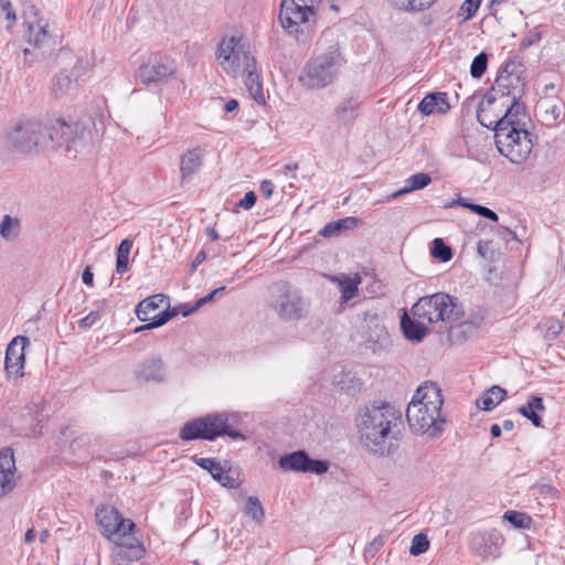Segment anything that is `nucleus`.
Instances as JSON below:
<instances>
[{
  "label": "nucleus",
  "instance_id": "obj_1",
  "mask_svg": "<svg viewBox=\"0 0 565 565\" xmlns=\"http://www.w3.org/2000/svg\"><path fill=\"white\" fill-rule=\"evenodd\" d=\"M8 141L20 153L38 154L51 147L68 158H76L90 149L93 130L82 121L68 124L57 119L49 124L35 117H23L13 125Z\"/></svg>",
  "mask_w": 565,
  "mask_h": 565
},
{
  "label": "nucleus",
  "instance_id": "obj_2",
  "mask_svg": "<svg viewBox=\"0 0 565 565\" xmlns=\"http://www.w3.org/2000/svg\"><path fill=\"white\" fill-rule=\"evenodd\" d=\"M463 317V309L456 298L437 292L419 298L412 307L411 315L404 312L401 327L407 340L419 342L429 332L427 326L443 322L451 324Z\"/></svg>",
  "mask_w": 565,
  "mask_h": 565
},
{
  "label": "nucleus",
  "instance_id": "obj_3",
  "mask_svg": "<svg viewBox=\"0 0 565 565\" xmlns=\"http://www.w3.org/2000/svg\"><path fill=\"white\" fill-rule=\"evenodd\" d=\"M356 422L360 440L370 452L384 457L395 451L402 416L394 407L386 403L365 406Z\"/></svg>",
  "mask_w": 565,
  "mask_h": 565
},
{
  "label": "nucleus",
  "instance_id": "obj_4",
  "mask_svg": "<svg viewBox=\"0 0 565 565\" xmlns=\"http://www.w3.org/2000/svg\"><path fill=\"white\" fill-rule=\"evenodd\" d=\"M444 397L434 382L423 383L413 395L406 409L411 430L435 439L445 431L446 417L443 414Z\"/></svg>",
  "mask_w": 565,
  "mask_h": 565
},
{
  "label": "nucleus",
  "instance_id": "obj_5",
  "mask_svg": "<svg viewBox=\"0 0 565 565\" xmlns=\"http://www.w3.org/2000/svg\"><path fill=\"white\" fill-rule=\"evenodd\" d=\"M344 65L345 58L340 45L333 42L306 62L298 81L307 89H323L338 81Z\"/></svg>",
  "mask_w": 565,
  "mask_h": 565
},
{
  "label": "nucleus",
  "instance_id": "obj_6",
  "mask_svg": "<svg viewBox=\"0 0 565 565\" xmlns=\"http://www.w3.org/2000/svg\"><path fill=\"white\" fill-rule=\"evenodd\" d=\"M96 518L106 539L114 537L117 545L131 550L137 558L143 554L145 550L135 534L136 524L129 519H124L117 509L103 507L97 510Z\"/></svg>",
  "mask_w": 565,
  "mask_h": 565
},
{
  "label": "nucleus",
  "instance_id": "obj_7",
  "mask_svg": "<svg viewBox=\"0 0 565 565\" xmlns=\"http://www.w3.org/2000/svg\"><path fill=\"white\" fill-rule=\"evenodd\" d=\"M234 418L233 415L226 413L199 417L185 423L179 436L183 440H214L224 435L233 439H245L243 434L232 428L231 419Z\"/></svg>",
  "mask_w": 565,
  "mask_h": 565
},
{
  "label": "nucleus",
  "instance_id": "obj_8",
  "mask_svg": "<svg viewBox=\"0 0 565 565\" xmlns=\"http://www.w3.org/2000/svg\"><path fill=\"white\" fill-rule=\"evenodd\" d=\"M269 306L281 320L292 321L305 318L309 305L299 289L279 281L271 287Z\"/></svg>",
  "mask_w": 565,
  "mask_h": 565
},
{
  "label": "nucleus",
  "instance_id": "obj_9",
  "mask_svg": "<svg viewBox=\"0 0 565 565\" xmlns=\"http://www.w3.org/2000/svg\"><path fill=\"white\" fill-rule=\"evenodd\" d=\"M498 151L513 164L524 163L531 156L533 142L525 128L510 127L508 132H498L495 138Z\"/></svg>",
  "mask_w": 565,
  "mask_h": 565
},
{
  "label": "nucleus",
  "instance_id": "obj_10",
  "mask_svg": "<svg viewBox=\"0 0 565 565\" xmlns=\"http://www.w3.org/2000/svg\"><path fill=\"white\" fill-rule=\"evenodd\" d=\"M136 315L140 321L148 322L137 331L158 328L179 315V308H169V298L157 294L138 303Z\"/></svg>",
  "mask_w": 565,
  "mask_h": 565
},
{
  "label": "nucleus",
  "instance_id": "obj_11",
  "mask_svg": "<svg viewBox=\"0 0 565 565\" xmlns=\"http://www.w3.org/2000/svg\"><path fill=\"white\" fill-rule=\"evenodd\" d=\"M217 60L224 71L236 77L246 68L255 66L256 60L235 38L223 40L218 45Z\"/></svg>",
  "mask_w": 565,
  "mask_h": 565
},
{
  "label": "nucleus",
  "instance_id": "obj_12",
  "mask_svg": "<svg viewBox=\"0 0 565 565\" xmlns=\"http://www.w3.org/2000/svg\"><path fill=\"white\" fill-rule=\"evenodd\" d=\"M318 0H282L279 21L289 33H297L300 25L315 21V6Z\"/></svg>",
  "mask_w": 565,
  "mask_h": 565
},
{
  "label": "nucleus",
  "instance_id": "obj_13",
  "mask_svg": "<svg viewBox=\"0 0 565 565\" xmlns=\"http://www.w3.org/2000/svg\"><path fill=\"white\" fill-rule=\"evenodd\" d=\"M175 72L174 61L168 56L153 54L149 56L147 62L141 64L138 70L137 77L146 85L163 81Z\"/></svg>",
  "mask_w": 565,
  "mask_h": 565
},
{
  "label": "nucleus",
  "instance_id": "obj_14",
  "mask_svg": "<svg viewBox=\"0 0 565 565\" xmlns=\"http://www.w3.org/2000/svg\"><path fill=\"white\" fill-rule=\"evenodd\" d=\"M278 465L285 471L311 472L316 475H322L329 469L328 461L311 459L305 450H297L281 456Z\"/></svg>",
  "mask_w": 565,
  "mask_h": 565
},
{
  "label": "nucleus",
  "instance_id": "obj_15",
  "mask_svg": "<svg viewBox=\"0 0 565 565\" xmlns=\"http://www.w3.org/2000/svg\"><path fill=\"white\" fill-rule=\"evenodd\" d=\"M361 338L372 345L385 347L390 342L388 332L374 310L365 311L359 326Z\"/></svg>",
  "mask_w": 565,
  "mask_h": 565
},
{
  "label": "nucleus",
  "instance_id": "obj_16",
  "mask_svg": "<svg viewBox=\"0 0 565 565\" xmlns=\"http://www.w3.org/2000/svg\"><path fill=\"white\" fill-rule=\"evenodd\" d=\"M31 342L28 337L17 335L11 340L6 350L4 370L9 379L23 376V369L25 362V348L30 347Z\"/></svg>",
  "mask_w": 565,
  "mask_h": 565
},
{
  "label": "nucleus",
  "instance_id": "obj_17",
  "mask_svg": "<svg viewBox=\"0 0 565 565\" xmlns=\"http://www.w3.org/2000/svg\"><path fill=\"white\" fill-rule=\"evenodd\" d=\"M522 93L521 79L518 75L512 73H501L487 95H494L500 106H505L507 102H516L520 99Z\"/></svg>",
  "mask_w": 565,
  "mask_h": 565
},
{
  "label": "nucleus",
  "instance_id": "obj_18",
  "mask_svg": "<svg viewBox=\"0 0 565 565\" xmlns=\"http://www.w3.org/2000/svg\"><path fill=\"white\" fill-rule=\"evenodd\" d=\"M535 115L546 127H554L565 117V103L554 96L543 97L536 103Z\"/></svg>",
  "mask_w": 565,
  "mask_h": 565
},
{
  "label": "nucleus",
  "instance_id": "obj_19",
  "mask_svg": "<svg viewBox=\"0 0 565 565\" xmlns=\"http://www.w3.org/2000/svg\"><path fill=\"white\" fill-rule=\"evenodd\" d=\"M493 96L486 94L478 106L477 118L480 125L493 129L494 138H497L502 109Z\"/></svg>",
  "mask_w": 565,
  "mask_h": 565
},
{
  "label": "nucleus",
  "instance_id": "obj_20",
  "mask_svg": "<svg viewBox=\"0 0 565 565\" xmlns=\"http://www.w3.org/2000/svg\"><path fill=\"white\" fill-rule=\"evenodd\" d=\"M503 542V536L497 531L476 533L471 539V547L482 557L497 556L498 547Z\"/></svg>",
  "mask_w": 565,
  "mask_h": 565
},
{
  "label": "nucleus",
  "instance_id": "obj_21",
  "mask_svg": "<svg viewBox=\"0 0 565 565\" xmlns=\"http://www.w3.org/2000/svg\"><path fill=\"white\" fill-rule=\"evenodd\" d=\"M14 471L13 450L6 448L0 451V498L13 490Z\"/></svg>",
  "mask_w": 565,
  "mask_h": 565
},
{
  "label": "nucleus",
  "instance_id": "obj_22",
  "mask_svg": "<svg viewBox=\"0 0 565 565\" xmlns=\"http://www.w3.org/2000/svg\"><path fill=\"white\" fill-rule=\"evenodd\" d=\"M501 108L505 107L504 114L500 118V124L498 128V132H508L510 127L513 128H523L525 113L524 105L516 102H507L505 106H500Z\"/></svg>",
  "mask_w": 565,
  "mask_h": 565
},
{
  "label": "nucleus",
  "instance_id": "obj_23",
  "mask_svg": "<svg viewBox=\"0 0 565 565\" xmlns=\"http://www.w3.org/2000/svg\"><path fill=\"white\" fill-rule=\"evenodd\" d=\"M361 105L360 98L358 95L347 96L341 99V102L337 105L333 111V116L337 121L349 125L354 121L356 118L358 109Z\"/></svg>",
  "mask_w": 565,
  "mask_h": 565
},
{
  "label": "nucleus",
  "instance_id": "obj_24",
  "mask_svg": "<svg viewBox=\"0 0 565 565\" xmlns=\"http://www.w3.org/2000/svg\"><path fill=\"white\" fill-rule=\"evenodd\" d=\"M192 459L199 467L209 471L211 473V476L213 477V479L218 481L222 486H226V487H231V488L236 487L235 480L228 476V472H226L223 469V467L216 459L199 458V457H193Z\"/></svg>",
  "mask_w": 565,
  "mask_h": 565
},
{
  "label": "nucleus",
  "instance_id": "obj_25",
  "mask_svg": "<svg viewBox=\"0 0 565 565\" xmlns=\"http://www.w3.org/2000/svg\"><path fill=\"white\" fill-rule=\"evenodd\" d=\"M202 164V149L193 148L181 156L180 172L182 182L189 181L199 171Z\"/></svg>",
  "mask_w": 565,
  "mask_h": 565
},
{
  "label": "nucleus",
  "instance_id": "obj_26",
  "mask_svg": "<svg viewBox=\"0 0 565 565\" xmlns=\"http://www.w3.org/2000/svg\"><path fill=\"white\" fill-rule=\"evenodd\" d=\"M137 376L145 381H162L164 376L162 360L156 356L145 360L137 369Z\"/></svg>",
  "mask_w": 565,
  "mask_h": 565
},
{
  "label": "nucleus",
  "instance_id": "obj_27",
  "mask_svg": "<svg viewBox=\"0 0 565 565\" xmlns=\"http://www.w3.org/2000/svg\"><path fill=\"white\" fill-rule=\"evenodd\" d=\"M448 97L446 93L429 94L418 104V110L423 115H430L435 111L445 114L449 110Z\"/></svg>",
  "mask_w": 565,
  "mask_h": 565
},
{
  "label": "nucleus",
  "instance_id": "obj_28",
  "mask_svg": "<svg viewBox=\"0 0 565 565\" xmlns=\"http://www.w3.org/2000/svg\"><path fill=\"white\" fill-rule=\"evenodd\" d=\"M25 24L28 26L29 43L36 47H42L50 42V34L47 31L49 23L44 19L26 21Z\"/></svg>",
  "mask_w": 565,
  "mask_h": 565
},
{
  "label": "nucleus",
  "instance_id": "obj_29",
  "mask_svg": "<svg viewBox=\"0 0 565 565\" xmlns=\"http://www.w3.org/2000/svg\"><path fill=\"white\" fill-rule=\"evenodd\" d=\"M507 396V391L499 385L488 388L480 398L477 399V406L486 412L494 409Z\"/></svg>",
  "mask_w": 565,
  "mask_h": 565
},
{
  "label": "nucleus",
  "instance_id": "obj_30",
  "mask_svg": "<svg viewBox=\"0 0 565 565\" xmlns=\"http://www.w3.org/2000/svg\"><path fill=\"white\" fill-rule=\"evenodd\" d=\"M544 411L543 399L536 395L530 396L527 403L518 408V412L530 419L535 427L542 426V419L539 413H543Z\"/></svg>",
  "mask_w": 565,
  "mask_h": 565
},
{
  "label": "nucleus",
  "instance_id": "obj_31",
  "mask_svg": "<svg viewBox=\"0 0 565 565\" xmlns=\"http://www.w3.org/2000/svg\"><path fill=\"white\" fill-rule=\"evenodd\" d=\"M241 75L244 77L245 86L248 89L252 97L258 104H265L263 85L260 83L259 75L256 72V65L246 68Z\"/></svg>",
  "mask_w": 565,
  "mask_h": 565
},
{
  "label": "nucleus",
  "instance_id": "obj_32",
  "mask_svg": "<svg viewBox=\"0 0 565 565\" xmlns=\"http://www.w3.org/2000/svg\"><path fill=\"white\" fill-rule=\"evenodd\" d=\"M430 182H431V178L427 173L419 172V173L413 174L408 179H406L404 188L396 191L393 194V198H398V196L409 193L412 191L424 189Z\"/></svg>",
  "mask_w": 565,
  "mask_h": 565
},
{
  "label": "nucleus",
  "instance_id": "obj_33",
  "mask_svg": "<svg viewBox=\"0 0 565 565\" xmlns=\"http://www.w3.org/2000/svg\"><path fill=\"white\" fill-rule=\"evenodd\" d=\"M359 220L353 216L340 218L334 222H330L324 225V227L320 231V235L323 237H331L339 235L342 231L353 228L356 226Z\"/></svg>",
  "mask_w": 565,
  "mask_h": 565
},
{
  "label": "nucleus",
  "instance_id": "obj_34",
  "mask_svg": "<svg viewBox=\"0 0 565 565\" xmlns=\"http://www.w3.org/2000/svg\"><path fill=\"white\" fill-rule=\"evenodd\" d=\"M481 320L482 319L466 320L457 326H452L451 323L449 328L450 335L458 339H468L477 332L481 324Z\"/></svg>",
  "mask_w": 565,
  "mask_h": 565
},
{
  "label": "nucleus",
  "instance_id": "obj_35",
  "mask_svg": "<svg viewBox=\"0 0 565 565\" xmlns=\"http://www.w3.org/2000/svg\"><path fill=\"white\" fill-rule=\"evenodd\" d=\"M132 242L128 238L121 241L116 253V273L122 275L128 270L129 254Z\"/></svg>",
  "mask_w": 565,
  "mask_h": 565
},
{
  "label": "nucleus",
  "instance_id": "obj_36",
  "mask_svg": "<svg viewBox=\"0 0 565 565\" xmlns=\"http://www.w3.org/2000/svg\"><path fill=\"white\" fill-rule=\"evenodd\" d=\"M20 221L17 217L4 215L0 223V235L6 241H13L19 236Z\"/></svg>",
  "mask_w": 565,
  "mask_h": 565
},
{
  "label": "nucleus",
  "instance_id": "obj_37",
  "mask_svg": "<svg viewBox=\"0 0 565 565\" xmlns=\"http://www.w3.org/2000/svg\"><path fill=\"white\" fill-rule=\"evenodd\" d=\"M73 86L72 77L66 72H61L57 74L52 82V92L55 97H60L65 93L70 92Z\"/></svg>",
  "mask_w": 565,
  "mask_h": 565
},
{
  "label": "nucleus",
  "instance_id": "obj_38",
  "mask_svg": "<svg viewBox=\"0 0 565 565\" xmlns=\"http://www.w3.org/2000/svg\"><path fill=\"white\" fill-rule=\"evenodd\" d=\"M245 514L249 516L257 524H262L265 512L264 508L257 497H248L246 500Z\"/></svg>",
  "mask_w": 565,
  "mask_h": 565
},
{
  "label": "nucleus",
  "instance_id": "obj_39",
  "mask_svg": "<svg viewBox=\"0 0 565 565\" xmlns=\"http://www.w3.org/2000/svg\"><path fill=\"white\" fill-rule=\"evenodd\" d=\"M503 519L509 523L513 524L518 529H529L532 524V519L530 515L519 511H507L503 514Z\"/></svg>",
  "mask_w": 565,
  "mask_h": 565
},
{
  "label": "nucleus",
  "instance_id": "obj_40",
  "mask_svg": "<svg viewBox=\"0 0 565 565\" xmlns=\"http://www.w3.org/2000/svg\"><path fill=\"white\" fill-rule=\"evenodd\" d=\"M436 0H394V3L399 9L406 11H422L430 8Z\"/></svg>",
  "mask_w": 565,
  "mask_h": 565
},
{
  "label": "nucleus",
  "instance_id": "obj_41",
  "mask_svg": "<svg viewBox=\"0 0 565 565\" xmlns=\"http://www.w3.org/2000/svg\"><path fill=\"white\" fill-rule=\"evenodd\" d=\"M431 255L441 262H448L452 257L451 248L446 245L441 238L433 241Z\"/></svg>",
  "mask_w": 565,
  "mask_h": 565
},
{
  "label": "nucleus",
  "instance_id": "obj_42",
  "mask_svg": "<svg viewBox=\"0 0 565 565\" xmlns=\"http://www.w3.org/2000/svg\"><path fill=\"white\" fill-rule=\"evenodd\" d=\"M488 66V55L484 52L479 53L470 65V75L473 78H480L486 73Z\"/></svg>",
  "mask_w": 565,
  "mask_h": 565
},
{
  "label": "nucleus",
  "instance_id": "obj_43",
  "mask_svg": "<svg viewBox=\"0 0 565 565\" xmlns=\"http://www.w3.org/2000/svg\"><path fill=\"white\" fill-rule=\"evenodd\" d=\"M429 548V541L423 533L416 534L409 547V553L414 556H418L425 553Z\"/></svg>",
  "mask_w": 565,
  "mask_h": 565
},
{
  "label": "nucleus",
  "instance_id": "obj_44",
  "mask_svg": "<svg viewBox=\"0 0 565 565\" xmlns=\"http://www.w3.org/2000/svg\"><path fill=\"white\" fill-rule=\"evenodd\" d=\"M359 282H360V279H358L355 281L350 278H345L340 281V289L342 292L341 298L343 301H348L355 296V294L358 292V284Z\"/></svg>",
  "mask_w": 565,
  "mask_h": 565
},
{
  "label": "nucleus",
  "instance_id": "obj_45",
  "mask_svg": "<svg viewBox=\"0 0 565 565\" xmlns=\"http://www.w3.org/2000/svg\"><path fill=\"white\" fill-rule=\"evenodd\" d=\"M482 0H465L460 11L465 14L463 21L471 19L480 7Z\"/></svg>",
  "mask_w": 565,
  "mask_h": 565
},
{
  "label": "nucleus",
  "instance_id": "obj_46",
  "mask_svg": "<svg viewBox=\"0 0 565 565\" xmlns=\"http://www.w3.org/2000/svg\"><path fill=\"white\" fill-rule=\"evenodd\" d=\"M466 209L475 212L476 214L480 215V216H483L488 220H491L493 222H497L498 221V215L495 212H493L492 210L483 206V205H479V204H470V205H466Z\"/></svg>",
  "mask_w": 565,
  "mask_h": 565
},
{
  "label": "nucleus",
  "instance_id": "obj_47",
  "mask_svg": "<svg viewBox=\"0 0 565 565\" xmlns=\"http://www.w3.org/2000/svg\"><path fill=\"white\" fill-rule=\"evenodd\" d=\"M100 316L102 315L99 310H94L82 318L78 324L82 329H89L100 319Z\"/></svg>",
  "mask_w": 565,
  "mask_h": 565
},
{
  "label": "nucleus",
  "instance_id": "obj_48",
  "mask_svg": "<svg viewBox=\"0 0 565 565\" xmlns=\"http://www.w3.org/2000/svg\"><path fill=\"white\" fill-rule=\"evenodd\" d=\"M385 537L383 535H377L366 547H365V555L374 556L380 548L384 545Z\"/></svg>",
  "mask_w": 565,
  "mask_h": 565
},
{
  "label": "nucleus",
  "instance_id": "obj_49",
  "mask_svg": "<svg viewBox=\"0 0 565 565\" xmlns=\"http://www.w3.org/2000/svg\"><path fill=\"white\" fill-rule=\"evenodd\" d=\"M256 200H257L256 194L253 191H249V192L245 193V195L242 200H239V202L237 203V206H239L244 210H249L255 205Z\"/></svg>",
  "mask_w": 565,
  "mask_h": 565
},
{
  "label": "nucleus",
  "instance_id": "obj_50",
  "mask_svg": "<svg viewBox=\"0 0 565 565\" xmlns=\"http://www.w3.org/2000/svg\"><path fill=\"white\" fill-rule=\"evenodd\" d=\"M563 330L562 324L557 320H551L550 326L546 330L547 339H555Z\"/></svg>",
  "mask_w": 565,
  "mask_h": 565
},
{
  "label": "nucleus",
  "instance_id": "obj_51",
  "mask_svg": "<svg viewBox=\"0 0 565 565\" xmlns=\"http://www.w3.org/2000/svg\"><path fill=\"white\" fill-rule=\"evenodd\" d=\"M0 7L9 21L14 22L17 17L9 0H0Z\"/></svg>",
  "mask_w": 565,
  "mask_h": 565
},
{
  "label": "nucleus",
  "instance_id": "obj_52",
  "mask_svg": "<svg viewBox=\"0 0 565 565\" xmlns=\"http://www.w3.org/2000/svg\"><path fill=\"white\" fill-rule=\"evenodd\" d=\"M274 183L269 180H264L260 183V193L264 198L269 199L274 192Z\"/></svg>",
  "mask_w": 565,
  "mask_h": 565
},
{
  "label": "nucleus",
  "instance_id": "obj_53",
  "mask_svg": "<svg viewBox=\"0 0 565 565\" xmlns=\"http://www.w3.org/2000/svg\"><path fill=\"white\" fill-rule=\"evenodd\" d=\"M89 71V63L86 62V63H83L82 61L78 62L73 71H72V74L75 75L77 78L85 75L87 72Z\"/></svg>",
  "mask_w": 565,
  "mask_h": 565
},
{
  "label": "nucleus",
  "instance_id": "obj_54",
  "mask_svg": "<svg viewBox=\"0 0 565 565\" xmlns=\"http://www.w3.org/2000/svg\"><path fill=\"white\" fill-rule=\"evenodd\" d=\"M175 308H179V313H181L183 317H188L199 309V308H196V303L192 307L186 303H183V305L177 306Z\"/></svg>",
  "mask_w": 565,
  "mask_h": 565
},
{
  "label": "nucleus",
  "instance_id": "obj_55",
  "mask_svg": "<svg viewBox=\"0 0 565 565\" xmlns=\"http://www.w3.org/2000/svg\"><path fill=\"white\" fill-rule=\"evenodd\" d=\"M83 282L88 286H93L94 274L89 267H86L82 275Z\"/></svg>",
  "mask_w": 565,
  "mask_h": 565
},
{
  "label": "nucleus",
  "instance_id": "obj_56",
  "mask_svg": "<svg viewBox=\"0 0 565 565\" xmlns=\"http://www.w3.org/2000/svg\"><path fill=\"white\" fill-rule=\"evenodd\" d=\"M238 107V102L236 99H230L225 105H224V110L226 113H232L234 111L235 109H237Z\"/></svg>",
  "mask_w": 565,
  "mask_h": 565
},
{
  "label": "nucleus",
  "instance_id": "obj_57",
  "mask_svg": "<svg viewBox=\"0 0 565 565\" xmlns=\"http://www.w3.org/2000/svg\"><path fill=\"white\" fill-rule=\"evenodd\" d=\"M298 170V163H289L281 168V173L288 175L289 172H294Z\"/></svg>",
  "mask_w": 565,
  "mask_h": 565
},
{
  "label": "nucleus",
  "instance_id": "obj_58",
  "mask_svg": "<svg viewBox=\"0 0 565 565\" xmlns=\"http://www.w3.org/2000/svg\"><path fill=\"white\" fill-rule=\"evenodd\" d=\"M212 299H213V296L211 295V292L207 294L205 297H203L196 301V308H201L205 303L210 302Z\"/></svg>",
  "mask_w": 565,
  "mask_h": 565
},
{
  "label": "nucleus",
  "instance_id": "obj_59",
  "mask_svg": "<svg viewBox=\"0 0 565 565\" xmlns=\"http://www.w3.org/2000/svg\"><path fill=\"white\" fill-rule=\"evenodd\" d=\"M492 437L498 438L501 436V427L498 424H493L490 428Z\"/></svg>",
  "mask_w": 565,
  "mask_h": 565
},
{
  "label": "nucleus",
  "instance_id": "obj_60",
  "mask_svg": "<svg viewBox=\"0 0 565 565\" xmlns=\"http://www.w3.org/2000/svg\"><path fill=\"white\" fill-rule=\"evenodd\" d=\"M34 539H35V531L33 529L28 530L24 535V541L26 543H31L34 541Z\"/></svg>",
  "mask_w": 565,
  "mask_h": 565
},
{
  "label": "nucleus",
  "instance_id": "obj_61",
  "mask_svg": "<svg viewBox=\"0 0 565 565\" xmlns=\"http://www.w3.org/2000/svg\"><path fill=\"white\" fill-rule=\"evenodd\" d=\"M205 259V253L204 252H200L196 257H195V260L193 263V266H196L198 264L202 263L203 260Z\"/></svg>",
  "mask_w": 565,
  "mask_h": 565
},
{
  "label": "nucleus",
  "instance_id": "obj_62",
  "mask_svg": "<svg viewBox=\"0 0 565 565\" xmlns=\"http://www.w3.org/2000/svg\"><path fill=\"white\" fill-rule=\"evenodd\" d=\"M207 234L210 235L212 241H216L218 238V234L213 228H206Z\"/></svg>",
  "mask_w": 565,
  "mask_h": 565
},
{
  "label": "nucleus",
  "instance_id": "obj_63",
  "mask_svg": "<svg viewBox=\"0 0 565 565\" xmlns=\"http://www.w3.org/2000/svg\"><path fill=\"white\" fill-rule=\"evenodd\" d=\"M513 427H514V424H513V422H512V420H510V419H505V420L503 422V428H504L505 430H512V429H513Z\"/></svg>",
  "mask_w": 565,
  "mask_h": 565
},
{
  "label": "nucleus",
  "instance_id": "obj_64",
  "mask_svg": "<svg viewBox=\"0 0 565 565\" xmlns=\"http://www.w3.org/2000/svg\"><path fill=\"white\" fill-rule=\"evenodd\" d=\"M50 537V532L47 530H44L40 533V541L42 543L46 542V540Z\"/></svg>",
  "mask_w": 565,
  "mask_h": 565
}]
</instances>
